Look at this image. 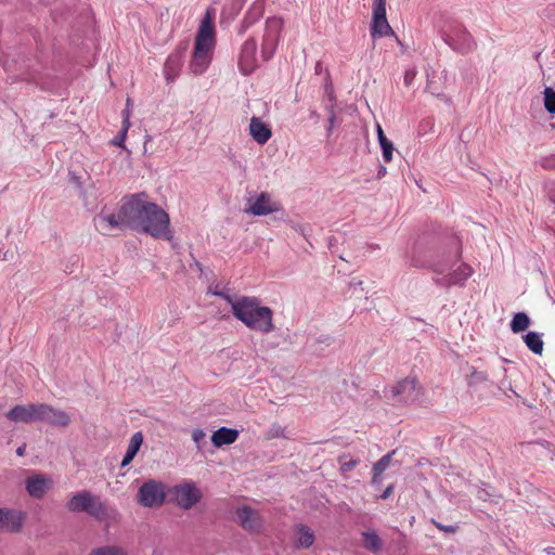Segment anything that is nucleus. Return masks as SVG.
<instances>
[{"instance_id":"obj_60","label":"nucleus","mask_w":555,"mask_h":555,"mask_svg":"<svg viewBox=\"0 0 555 555\" xmlns=\"http://www.w3.org/2000/svg\"><path fill=\"white\" fill-rule=\"evenodd\" d=\"M195 267H197L199 270H202V263L197 260H195Z\"/></svg>"},{"instance_id":"obj_14","label":"nucleus","mask_w":555,"mask_h":555,"mask_svg":"<svg viewBox=\"0 0 555 555\" xmlns=\"http://www.w3.org/2000/svg\"><path fill=\"white\" fill-rule=\"evenodd\" d=\"M257 43L254 38L247 39L242 46L238 56V67L243 75L251 74L257 67Z\"/></svg>"},{"instance_id":"obj_7","label":"nucleus","mask_w":555,"mask_h":555,"mask_svg":"<svg viewBox=\"0 0 555 555\" xmlns=\"http://www.w3.org/2000/svg\"><path fill=\"white\" fill-rule=\"evenodd\" d=\"M391 398L399 403L410 404L420 400L423 388L416 377H406L391 387Z\"/></svg>"},{"instance_id":"obj_56","label":"nucleus","mask_w":555,"mask_h":555,"mask_svg":"<svg viewBox=\"0 0 555 555\" xmlns=\"http://www.w3.org/2000/svg\"><path fill=\"white\" fill-rule=\"evenodd\" d=\"M383 137H386L382 127L378 125L377 126V139H378V142L382 141Z\"/></svg>"},{"instance_id":"obj_49","label":"nucleus","mask_w":555,"mask_h":555,"mask_svg":"<svg viewBox=\"0 0 555 555\" xmlns=\"http://www.w3.org/2000/svg\"><path fill=\"white\" fill-rule=\"evenodd\" d=\"M383 482L382 474L375 475V472H373L371 483L375 488H379Z\"/></svg>"},{"instance_id":"obj_30","label":"nucleus","mask_w":555,"mask_h":555,"mask_svg":"<svg viewBox=\"0 0 555 555\" xmlns=\"http://www.w3.org/2000/svg\"><path fill=\"white\" fill-rule=\"evenodd\" d=\"M100 219L107 223V225L111 229H124L126 228L124 224V221L121 219V212L120 209L118 210V214H108V215H100Z\"/></svg>"},{"instance_id":"obj_38","label":"nucleus","mask_w":555,"mask_h":555,"mask_svg":"<svg viewBox=\"0 0 555 555\" xmlns=\"http://www.w3.org/2000/svg\"><path fill=\"white\" fill-rule=\"evenodd\" d=\"M433 281L435 282L436 285L447 288L456 284V280L452 279L450 273L442 278H433Z\"/></svg>"},{"instance_id":"obj_2","label":"nucleus","mask_w":555,"mask_h":555,"mask_svg":"<svg viewBox=\"0 0 555 555\" xmlns=\"http://www.w3.org/2000/svg\"><path fill=\"white\" fill-rule=\"evenodd\" d=\"M233 315L251 331L269 334L274 331L273 310L262 306L258 297L241 296L233 305Z\"/></svg>"},{"instance_id":"obj_5","label":"nucleus","mask_w":555,"mask_h":555,"mask_svg":"<svg viewBox=\"0 0 555 555\" xmlns=\"http://www.w3.org/2000/svg\"><path fill=\"white\" fill-rule=\"evenodd\" d=\"M145 193L133 194L125 198L120 206L121 219L126 228L137 231L142 223L143 215L146 214L147 203L142 199Z\"/></svg>"},{"instance_id":"obj_28","label":"nucleus","mask_w":555,"mask_h":555,"mask_svg":"<svg viewBox=\"0 0 555 555\" xmlns=\"http://www.w3.org/2000/svg\"><path fill=\"white\" fill-rule=\"evenodd\" d=\"M89 555H128L127 552L118 545H105L93 548Z\"/></svg>"},{"instance_id":"obj_32","label":"nucleus","mask_w":555,"mask_h":555,"mask_svg":"<svg viewBox=\"0 0 555 555\" xmlns=\"http://www.w3.org/2000/svg\"><path fill=\"white\" fill-rule=\"evenodd\" d=\"M544 107L547 113L555 114V90L550 87L544 90Z\"/></svg>"},{"instance_id":"obj_54","label":"nucleus","mask_w":555,"mask_h":555,"mask_svg":"<svg viewBox=\"0 0 555 555\" xmlns=\"http://www.w3.org/2000/svg\"><path fill=\"white\" fill-rule=\"evenodd\" d=\"M25 451H26V444H22L17 449H16V454L18 456H23L25 454Z\"/></svg>"},{"instance_id":"obj_35","label":"nucleus","mask_w":555,"mask_h":555,"mask_svg":"<svg viewBox=\"0 0 555 555\" xmlns=\"http://www.w3.org/2000/svg\"><path fill=\"white\" fill-rule=\"evenodd\" d=\"M328 96V104H326L325 109L328 116L336 115L335 106H336V96L331 86H327L325 89Z\"/></svg>"},{"instance_id":"obj_31","label":"nucleus","mask_w":555,"mask_h":555,"mask_svg":"<svg viewBox=\"0 0 555 555\" xmlns=\"http://www.w3.org/2000/svg\"><path fill=\"white\" fill-rule=\"evenodd\" d=\"M395 452L396 451L392 450L385 454L384 456H382L376 463H374L372 472H375V475L383 474L389 467Z\"/></svg>"},{"instance_id":"obj_40","label":"nucleus","mask_w":555,"mask_h":555,"mask_svg":"<svg viewBox=\"0 0 555 555\" xmlns=\"http://www.w3.org/2000/svg\"><path fill=\"white\" fill-rule=\"evenodd\" d=\"M430 521L437 529H439L440 531H443L446 533L453 534V533H456L460 529V527L457 525H443L434 518Z\"/></svg>"},{"instance_id":"obj_8","label":"nucleus","mask_w":555,"mask_h":555,"mask_svg":"<svg viewBox=\"0 0 555 555\" xmlns=\"http://www.w3.org/2000/svg\"><path fill=\"white\" fill-rule=\"evenodd\" d=\"M168 494L183 509L192 508L203 496L202 491L194 482L176 485L168 490Z\"/></svg>"},{"instance_id":"obj_55","label":"nucleus","mask_w":555,"mask_h":555,"mask_svg":"<svg viewBox=\"0 0 555 555\" xmlns=\"http://www.w3.org/2000/svg\"><path fill=\"white\" fill-rule=\"evenodd\" d=\"M314 70H315L317 75L322 74V72H323V64H322V62H320V61L317 62Z\"/></svg>"},{"instance_id":"obj_22","label":"nucleus","mask_w":555,"mask_h":555,"mask_svg":"<svg viewBox=\"0 0 555 555\" xmlns=\"http://www.w3.org/2000/svg\"><path fill=\"white\" fill-rule=\"evenodd\" d=\"M238 435L240 433L237 429L220 427L219 429L214 431L210 440L216 448H221L222 446L235 442L236 439L238 438Z\"/></svg>"},{"instance_id":"obj_34","label":"nucleus","mask_w":555,"mask_h":555,"mask_svg":"<svg viewBox=\"0 0 555 555\" xmlns=\"http://www.w3.org/2000/svg\"><path fill=\"white\" fill-rule=\"evenodd\" d=\"M488 379V375L486 372L473 370L472 373L468 376L467 384L468 386H473L479 383H483Z\"/></svg>"},{"instance_id":"obj_4","label":"nucleus","mask_w":555,"mask_h":555,"mask_svg":"<svg viewBox=\"0 0 555 555\" xmlns=\"http://www.w3.org/2000/svg\"><path fill=\"white\" fill-rule=\"evenodd\" d=\"M143 215L142 224L139 225L138 232L150 234L154 238H164L171 241L173 238L170 230L169 215L155 203H147L146 210Z\"/></svg>"},{"instance_id":"obj_45","label":"nucleus","mask_w":555,"mask_h":555,"mask_svg":"<svg viewBox=\"0 0 555 555\" xmlns=\"http://www.w3.org/2000/svg\"><path fill=\"white\" fill-rule=\"evenodd\" d=\"M259 16L260 14L251 16V13H248V15L244 18L242 23V29L240 33L242 34L243 31H245V29H247L253 23H255L259 18Z\"/></svg>"},{"instance_id":"obj_53","label":"nucleus","mask_w":555,"mask_h":555,"mask_svg":"<svg viewBox=\"0 0 555 555\" xmlns=\"http://www.w3.org/2000/svg\"><path fill=\"white\" fill-rule=\"evenodd\" d=\"M387 172V169L385 166L383 165H379V168H378V171H377V178L380 179L383 178Z\"/></svg>"},{"instance_id":"obj_27","label":"nucleus","mask_w":555,"mask_h":555,"mask_svg":"<svg viewBox=\"0 0 555 555\" xmlns=\"http://www.w3.org/2000/svg\"><path fill=\"white\" fill-rule=\"evenodd\" d=\"M511 330L513 333H521L530 325V318L525 312H517L511 321Z\"/></svg>"},{"instance_id":"obj_29","label":"nucleus","mask_w":555,"mask_h":555,"mask_svg":"<svg viewBox=\"0 0 555 555\" xmlns=\"http://www.w3.org/2000/svg\"><path fill=\"white\" fill-rule=\"evenodd\" d=\"M450 274L452 279L456 280V284H463L473 274V269L470 266L462 263Z\"/></svg>"},{"instance_id":"obj_44","label":"nucleus","mask_w":555,"mask_h":555,"mask_svg":"<svg viewBox=\"0 0 555 555\" xmlns=\"http://www.w3.org/2000/svg\"><path fill=\"white\" fill-rule=\"evenodd\" d=\"M131 109H132V101L130 98H127L126 107L122 111V124L124 125L131 126V122H130Z\"/></svg>"},{"instance_id":"obj_13","label":"nucleus","mask_w":555,"mask_h":555,"mask_svg":"<svg viewBox=\"0 0 555 555\" xmlns=\"http://www.w3.org/2000/svg\"><path fill=\"white\" fill-rule=\"evenodd\" d=\"M216 17V9L214 7H208L206 9L205 15L201 22L195 43L208 44L214 48L215 44V25L214 21Z\"/></svg>"},{"instance_id":"obj_43","label":"nucleus","mask_w":555,"mask_h":555,"mask_svg":"<svg viewBox=\"0 0 555 555\" xmlns=\"http://www.w3.org/2000/svg\"><path fill=\"white\" fill-rule=\"evenodd\" d=\"M540 165L545 170H555V154L541 158Z\"/></svg>"},{"instance_id":"obj_16","label":"nucleus","mask_w":555,"mask_h":555,"mask_svg":"<svg viewBox=\"0 0 555 555\" xmlns=\"http://www.w3.org/2000/svg\"><path fill=\"white\" fill-rule=\"evenodd\" d=\"M212 47L203 43H195L192 60L190 62V70L195 75L205 72L211 61Z\"/></svg>"},{"instance_id":"obj_51","label":"nucleus","mask_w":555,"mask_h":555,"mask_svg":"<svg viewBox=\"0 0 555 555\" xmlns=\"http://www.w3.org/2000/svg\"><path fill=\"white\" fill-rule=\"evenodd\" d=\"M261 52H262V55H263L266 61L269 60L271 57L272 53H273L272 50H270V51L267 50L266 42H263V44H262V51Z\"/></svg>"},{"instance_id":"obj_41","label":"nucleus","mask_w":555,"mask_h":555,"mask_svg":"<svg viewBox=\"0 0 555 555\" xmlns=\"http://www.w3.org/2000/svg\"><path fill=\"white\" fill-rule=\"evenodd\" d=\"M543 191L546 197L555 204V181L547 180L543 183Z\"/></svg>"},{"instance_id":"obj_62","label":"nucleus","mask_w":555,"mask_h":555,"mask_svg":"<svg viewBox=\"0 0 555 555\" xmlns=\"http://www.w3.org/2000/svg\"><path fill=\"white\" fill-rule=\"evenodd\" d=\"M546 552H547L548 554H551V553H553V550H551V548H546Z\"/></svg>"},{"instance_id":"obj_39","label":"nucleus","mask_w":555,"mask_h":555,"mask_svg":"<svg viewBox=\"0 0 555 555\" xmlns=\"http://www.w3.org/2000/svg\"><path fill=\"white\" fill-rule=\"evenodd\" d=\"M130 126L129 125H124L122 124V127L120 129V131L118 132V134L112 140V144L115 145V146H122L125 140H126V137H127V132L129 130Z\"/></svg>"},{"instance_id":"obj_9","label":"nucleus","mask_w":555,"mask_h":555,"mask_svg":"<svg viewBox=\"0 0 555 555\" xmlns=\"http://www.w3.org/2000/svg\"><path fill=\"white\" fill-rule=\"evenodd\" d=\"M166 499L165 487L156 480L145 481L138 491V503L144 507L160 506Z\"/></svg>"},{"instance_id":"obj_42","label":"nucleus","mask_w":555,"mask_h":555,"mask_svg":"<svg viewBox=\"0 0 555 555\" xmlns=\"http://www.w3.org/2000/svg\"><path fill=\"white\" fill-rule=\"evenodd\" d=\"M214 296L224 299L231 306V312L233 313V305L238 301V298H234L229 294V289L220 291V293H212Z\"/></svg>"},{"instance_id":"obj_18","label":"nucleus","mask_w":555,"mask_h":555,"mask_svg":"<svg viewBox=\"0 0 555 555\" xmlns=\"http://www.w3.org/2000/svg\"><path fill=\"white\" fill-rule=\"evenodd\" d=\"M280 209L281 205L276 202H272L269 193L262 192L255 202L249 205L246 211L253 216H267L279 211Z\"/></svg>"},{"instance_id":"obj_6","label":"nucleus","mask_w":555,"mask_h":555,"mask_svg":"<svg viewBox=\"0 0 555 555\" xmlns=\"http://www.w3.org/2000/svg\"><path fill=\"white\" fill-rule=\"evenodd\" d=\"M443 41L454 51L462 54L472 52L476 48V42L470 33L460 23L450 26L448 33H443Z\"/></svg>"},{"instance_id":"obj_61","label":"nucleus","mask_w":555,"mask_h":555,"mask_svg":"<svg viewBox=\"0 0 555 555\" xmlns=\"http://www.w3.org/2000/svg\"><path fill=\"white\" fill-rule=\"evenodd\" d=\"M508 388L511 391H513L514 396H518V393L516 391H514L511 386Z\"/></svg>"},{"instance_id":"obj_26","label":"nucleus","mask_w":555,"mask_h":555,"mask_svg":"<svg viewBox=\"0 0 555 555\" xmlns=\"http://www.w3.org/2000/svg\"><path fill=\"white\" fill-rule=\"evenodd\" d=\"M524 341L529 350L535 354H542L543 352V340L541 335L537 332H528L524 336Z\"/></svg>"},{"instance_id":"obj_20","label":"nucleus","mask_w":555,"mask_h":555,"mask_svg":"<svg viewBox=\"0 0 555 555\" xmlns=\"http://www.w3.org/2000/svg\"><path fill=\"white\" fill-rule=\"evenodd\" d=\"M36 403L27 405H15L8 413L7 417L15 423H35Z\"/></svg>"},{"instance_id":"obj_59","label":"nucleus","mask_w":555,"mask_h":555,"mask_svg":"<svg viewBox=\"0 0 555 555\" xmlns=\"http://www.w3.org/2000/svg\"><path fill=\"white\" fill-rule=\"evenodd\" d=\"M362 281L359 282H350V286L361 285Z\"/></svg>"},{"instance_id":"obj_64","label":"nucleus","mask_w":555,"mask_h":555,"mask_svg":"<svg viewBox=\"0 0 555 555\" xmlns=\"http://www.w3.org/2000/svg\"><path fill=\"white\" fill-rule=\"evenodd\" d=\"M327 78H330V73L327 69H325Z\"/></svg>"},{"instance_id":"obj_63","label":"nucleus","mask_w":555,"mask_h":555,"mask_svg":"<svg viewBox=\"0 0 555 555\" xmlns=\"http://www.w3.org/2000/svg\"><path fill=\"white\" fill-rule=\"evenodd\" d=\"M8 258V255L7 253L3 255V260H5Z\"/></svg>"},{"instance_id":"obj_24","label":"nucleus","mask_w":555,"mask_h":555,"mask_svg":"<svg viewBox=\"0 0 555 555\" xmlns=\"http://www.w3.org/2000/svg\"><path fill=\"white\" fill-rule=\"evenodd\" d=\"M362 544L365 550L374 554L379 553L384 546L383 540L373 530L362 532Z\"/></svg>"},{"instance_id":"obj_52","label":"nucleus","mask_w":555,"mask_h":555,"mask_svg":"<svg viewBox=\"0 0 555 555\" xmlns=\"http://www.w3.org/2000/svg\"><path fill=\"white\" fill-rule=\"evenodd\" d=\"M267 25H268V27H271V26L280 27L281 26V22L279 20H275V18H269L267 21Z\"/></svg>"},{"instance_id":"obj_1","label":"nucleus","mask_w":555,"mask_h":555,"mask_svg":"<svg viewBox=\"0 0 555 555\" xmlns=\"http://www.w3.org/2000/svg\"><path fill=\"white\" fill-rule=\"evenodd\" d=\"M460 258L461 247L457 237H451L446 245L437 235L424 233L413 247L411 266L442 274Z\"/></svg>"},{"instance_id":"obj_47","label":"nucleus","mask_w":555,"mask_h":555,"mask_svg":"<svg viewBox=\"0 0 555 555\" xmlns=\"http://www.w3.org/2000/svg\"><path fill=\"white\" fill-rule=\"evenodd\" d=\"M395 486L391 483L379 495L378 499L380 500H387L393 492Z\"/></svg>"},{"instance_id":"obj_57","label":"nucleus","mask_w":555,"mask_h":555,"mask_svg":"<svg viewBox=\"0 0 555 555\" xmlns=\"http://www.w3.org/2000/svg\"><path fill=\"white\" fill-rule=\"evenodd\" d=\"M72 180H73L77 185H79V186H80L81 182H80V178H79V177H77V176H74V175H73V176H72Z\"/></svg>"},{"instance_id":"obj_25","label":"nucleus","mask_w":555,"mask_h":555,"mask_svg":"<svg viewBox=\"0 0 555 555\" xmlns=\"http://www.w3.org/2000/svg\"><path fill=\"white\" fill-rule=\"evenodd\" d=\"M143 443V436L141 431H138L132 435L126 454L121 461V466L126 467L128 464L132 462L134 456L138 454L140 447Z\"/></svg>"},{"instance_id":"obj_37","label":"nucleus","mask_w":555,"mask_h":555,"mask_svg":"<svg viewBox=\"0 0 555 555\" xmlns=\"http://www.w3.org/2000/svg\"><path fill=\"white\" fill-rule=\"evenodd\" d=\"M285 429L279 425V424H272V426L269 428V430L266 434L267 439H274V438H281L284 437Z\"/></svg>"},{"instance_id":"obj_15","label":"nucleus","mask_w":555,"mask_h":555,"mask_svg":"<svg viewBox=\"0 0 555 555\" xmlns=\"http://www.w3.org/2000/svg\"><path fill=\"white\" fill-rule=\"evenodd\" d=\"M237 521L241 527L251 533H258L262 528V517L248 505L236 509Z\"/></svg>"},{"instance_id":"obj_3","label":"nucleus","mask_w":555,"mask_h":555,"mask_svg":"<svg viewBox=\"0 0 555 555\" xmlns=\"http://www.w3.org/2000/svg\"><path fill=\"white\" fill-rule=\"evenodd\" d=\"M66 508L73 513L85 512L99 521L113 518L115 509L102 502L88 490L75 493L66 503Z\"/></svg>"},{"instance_id":"obj_48","label":"nucleus","mask_w":555,"mask_h":555,"mask_svg":"<svg viewBox=\"0 0 555 555\" xmlns=\"http://www.w3.org/2000/svg\"><path fill=\"white\" fill-rule=\"evenodd\" d=\"M192 438L194 442L199 443L205 438V433L202 429H194Z\"/></svg>"},{"instance_id":"obj_33","label":"nucleus","mask_w":555,"mask_h":555,"mask_svg":"<svg viewBox=\"0 0 555 555\" xmlns=\"http://www.w3.org/2000/svg\"><path fill=\"white\" fill-rule=\"evenodd\" d=\"M379 145L382 147L383 158L386 163H389L392 159L393 144L387 137H383L382 141H379Z\"/></svg>"},{"instance_id":"obj_50","label":"nucleus","mask_w":555,"mask_h":555,"mask_svg":"<svg viewBox=\"0 0 555 555\" xmlns=\"http://www.w3.org/2000/svg\"><path fill=\"white\" fill-rule=\"evenodd\" d=\"M336 115L328 116V127H327V133L328 135L333 131V129L336 127Z\"/></svg>"},{"instance_id":"obj_11","label":"nucleus","mask_w":555,"mask_h":555,"mask_svg":"<svg viewBox=\"0 0 555 555\" xmlns=\"http://www.w3.org/2000/svg\"><path fill=\"white\" fill-rule=\"evenodd\" d=\"M371 35L373 38L395 35L386 17V0H374Z\"/></svg>"},{"instance_id":"obj_12","label":"nucleus","mask_w":555,"mask_h":555,"mask_svg":"<svg viewBox=\"0 0 555 555\" xmlns=\"http://www.w3.org/2000/svg\"><path fill=\"white\" fill-rule=\"evenodd\" d=\"M26 514L9 507H0V532L20 533L23 530Z\"/></svg>"},{"instance_id":"obj_17","label":"nucleus","mask_w":555,"mask_h":555,"mask_svg":"<svg viewBox=\"0 0 555 555\" xmlns=\"http://www.w3.org/2000/svg\"><path fill=\"white\" fill-rule=\"evenodd\" d=\"M185 52L186 47L180 46L167 57L164 65V75L168 82L173 81L179 76L184 63Z\"/></svg>"},{"instance_id":"obj_58","label":"nucleus","mask_w":555,"mask_h":555,"mask_svg":"<svg viewBox=\"0 0 555 555\" xmlns=\"http://www.w3.org/2000/svg\"><path fill=\"white\" fill-rule=\"evenodd\" d=\"M311 118H319V114L315 111L310 113Z\"/></svg>"},{"instance_id":"obj_23","label":"nucleus","mask_w":555,"mask_h":555,"mask_svg":"<svg viewBox=\"0 0 555 555\" xmlns=\"http://www.w3.org/2000/svg\"><path fill=\"white\" fill-rule=\"evenodd\" d=\"M295 545L298 548H309L313 545L315 537L314 532L306 525L299 524L295 529Z\"/></svg>"},{"instance_id":"obj_10","label":"nucleus","mask_w":555,"mask_h":555,"mask_svg":"<svg viewBox=\"0 0 555 555\" xmlns=\"http://www.w3.org/2000/svg\"><path fill=\"white\" fill-rule=\"evenodd\" d=\"M35 422L46 423L57 427H67L70 416L62 410L55 409L47 403H36Z\"/></svg>"},{"instance_id":"obj_46","label":"nucleus","mask_w":555,"mask_h":555,"mask_svg":"<svg viewBox=\"0 0 555 555\" xmlns=\"http://www.w3.org/2000/svg\"><path fill=\"white\" fill-rule=\"evenodd\" d=\"M416 77V70L414 68H409L404 73V85L406 87L411 86L413 80Z\"/></svg>"},{"instance_id":"obj_19","label":"nucleus","mask_w":555,"mask_h":555,"mask_svg":"<svg viewBox=\"0 0 555 555\" xmlns=\"http://www.w3.org/2000/svg\"><path fill=\"white\" fill-rule=\"evenodd\" d=\"M51 480L44 475L38 474L28 477L25 481V488L29 496L41 499L50 488Z\"/></svg>"},{"instance_id":"obj_21","label":"nucleus","mask_w":555,"mask_h":555,"mask_svg":"<svg viewBox=\"0 0 555 555\" xmlns=\"http://www.w3.org/2000/svg\"><path fill=\"white\" fill-rule=\"evenodd\" d=\"M249 133L253 139L260 145L266 144L272 135L269 126L261 121L260 118L255 116L250 119Z\"/></svg>"},{"instance_id":"obj_36","label":"nucleus","mask_w":555,"mask_h":555,"mask_svg":"<svg viewBox=\"0 0 555 555\" xmlns=\"http://www.w3.org/2000/svg\"><path fill=\"white\" fill-rule=\"evenodd\" d=\"M346 457V455L339 457L341 473H349L359 464L358 460L350 457L348 461H345Z\"/></svg>"}]
</instances>
